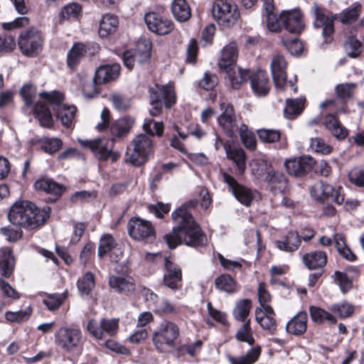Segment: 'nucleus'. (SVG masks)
Wrapping results in <instances>:
<instances>
[{
	"label": "nucleus",
	"instance_id": "obj_20",
	"mask_svg": "<svg viewBox=\"0 0 364 364\" xmlns=\"http://www.w3.org/2000/svg\"><path fill=\"white\" fill-rule=\"evenodd\" d=\"M144 21L149 29L159 35H166L173 29V23L164 18L154 12H150L144 16Z\"/></svg>",
	"mask_w": 364,
	"mask_h": 364
},
{
	"label": "nucleus",
	"instance_id": "obj_24",
	"mask_svg": "<svg viewBox=\"0 0 364 364\" xmlns=\"http://www.w3.org/2000/svg\"><path fill=\"white\" fill-rule=\"evenodd\" d=\"M250 84L254 92L259 96L266 95L269 90V77L265 71L259 70L250 76Z\"/></svg>",
	"mask_w": 364,
	"mask_h": 364
},
{
	"label": "nucleus",
	"instance_id": "obj_10",
	"mask_svg": "<svg viewBox=\"0 0 364 364\" xmlns=\"http://www.w3.org/2000/svg\"><path fill=\"white\" fill-rule=\"evenodd\" d=\"M55 343L63 350L70 353L82 343V333L79 328L62 327L55 334Z\"/></svg>",
	"mask_w": 364,
	"mask_h": 364
},
{
	"label": "nucleus",
	"instance_id": "obj_5",
	"mask_svg": "<svg viewBox=\"0 0 364 364\" xmlns=\"http://www.w3.org/2000/svg\"><path fill=\"white\" fill-rule=\"evenodd\" d=\"M42 98H45L53 107L56 116L60 119L65 127H70L73 123L77 108L75 106L63 105L64 95L58 91L50 92H43L40 93Z\"/></svg>",
	"mask_w": 364,
	"mask_h": 364
},
{
	"label": "nucleus",
	"instance_id": "obj_50",
	"mask_svg": "<svg viewBox=\"0 0 364 364\" xmlns=\"http://www.w3.org/2000/svg\"><path fill=\"white\" fill-rule=\"evenodd\" d=\"M116 242L110 235H105L101 237L98 247V256L102 258L105 255L115 247Z\"/></svg>",
	"mask_w": 364,
	"mask_h": 364
},
{
	"label": "nucleus",
	"instance_id": "obj_35",
	"mask_svg": "<svg viewBox=\"0 0 364 364\" xmlns=\"http://www.w3.org/2000/svg\"><path fill=\"white\" fill-rule=\"evenodd\" d=\"M86 53L85 46L82 43H75L69 50L67 55V65L73 70L80 63Z\"/></svg>",
	"mask_w": 364,
	"mask_h": 364
},
{
	"label": "nucleus",
	"instance_id": "obj_12",
	"mask_svg": "<svg viewBox=\"0 0 364 364\" xmlns=\"http://www.w3.org/2000/svg\"><path fill=\"white\" fill-rule=\"evenodd\" d=\"M341 191V186L333 187L330 184L318 182L313 186L311 193L320 202H333L341 205L344 202V196Z\"/></svg>",
	"mask_w": 364,
	"mask_h": 364
},
{
	"label": "nucleus",
	"instance_id": "obj_64",
	"mask_svg": "<svg viewBox=\"0 0 364 364\" xmlns=\"http://www.w3.org/2000/svg\"><path fill=\"white\" fill-rule=\"evenodd\" d=\"M81 11V6L78 4H70L64 6L60 12V16L63 19L75 18Z\"/></svg>",
	"mask_w": 364,
	"mask_h": 364
},
{
	"label": "nucleus",
	"instance_id": "obj_55",
	"mask_svg": "<svg viewBox=\"0 0 364 364\" xmlns=\"http://www.w3.org/2000/svg\"><path fill=\"white\" fill-rule=\"evenodd\" d=\"M228 157L232 160L237 165L240 173H243L245 170V155L242 149H232L228 152Z\"/></svg>",
	"mask_w": 364,
	"mask_h": 364
},
{
	"label": "nucleus",
	"instance_id": "obj_1",
	"mask_svg": "<svg viewBox=\"0 0 364 364\" xmlns=\"http://www.w3.org/2000/svg\"><path fill=\"white\" fill-rule=\"evenodd\" d=\"M196 204V200H191L172 213V218L177 226L173 228L171 232L164 235L169 248L173 249L181 244L198 247L205 243V235L188 210V208H193Z\"/></svg>",
	"mask_w": 364,
	"mask_h": 364
},
{
	"label": "nucleus",
	"instance_id": "obj_22",
	"mask_svg": "<svg viewBox=\"0 0 364 364\" xmlns=\"http://www.w3.org/2000/svg\"><path fill=\"white\" fill-rule=\"evenodd\" d=\"M284 28L289 33L298 34L302 32L305 25L299 10L283 11Z\"/></svg>",
	"mask_w": 364,
	"mask_h": 364
},
{
	"label": "nucleus",
	"instance_id": "obj_43",
	"mask_svg": "<svg viewBox=\"0 0 364 364\" xmlns=\"http://www.w3.org/2000/svg\"><path fill=\"white\" fill-rule=\"evenodd\" d=\"M216 287L227 293H233L237 291V285L235 280L228 274H223L215 279Z\"/></svg>",
	"mask_w": 364,
	"mask_h": 364
},
{
	"label": "nucleus",
	"instance_id": "obj_37",
	"mask_svg": "<svg viewBox=\"0 0 364 364\" xmlns=\"http://www.w3.org/2000/svg\"><path fill=\"white\" fill-rule=\"evenodd\" d=\"M35 188L37 190L54 195H60L64 191V188L62 185L48 178L37 181L35 183Z\"/></svg>",
	"mask_w": 364,
	"mask_h": 364
},
{
	"label": "nucleus",
	"instance_id": "obj_61",
	"mask_svg": "<svg viewBox=\"0 0 364 364\" xmlns=\"http://www.w3.org/2000/svg\"><path fill=\"white\" fill-rule=\"evenodd\" d=\"M355 87V85L353 83H343L338 85L336 87L337 96L342 100L350 98L353 95Z\"/></svg>",
	"mask_w": 364,
	"mask_h": 364
},
{
	"label": "nucleus",
	"instance_id": "obj_47",
	"mask_svg": "<svg viewBox=\"0 0 364 364\" xmlns=\"http://www.w3.org/2000/svg\"><path fill=\"white\" fill-rule=\"evenodd\" d=\"M309 311L311 318L315 322L322 323L324 321H328L331 323L336 322V318L331 314L321 308L311 306Z\"/></svg>",
	"mask_w": 364,
	"mask_h": 364
},
{
	"label": "nucleus",
	"instance_id": "obj_39",
	"mask_svg": "<svg viewBox=\"0 0 364 364\" xmlns=\"http://www.w3.org/2000/svg\"><path fill=\"white\" fill-rule=\"evenodd\" d=\"M251 308L250 299H244L238 301L232 311L233 317L239 321H247V318L250 314Z\"/></svg>",
	"mask_w": 364,
	"mask_h": 364
},
{
	"label": "nucleus",
	"instance_id": "obj_56",
	"mask_svg": "<svg viewBox=\"0 0 364 364\" xmlns=\"http://www.w3.org/2000/svg\"><path fill=\"white\" fill-rule=\"evenodd\" d=\"M111 100L114 108L119 111H125L131 107L130 99L122 94L114 93Z\"/></svg>",
	"mask_w": 364,
	"mask_h": 364
},
{
	"label": "nucleus",
	"instance_id": "obj_33",
	"mask_svg": "<svg viewBox=\"0 0 364 364\" xmlns=\"http://www.w3.org/2000/svg\"><path fill=\"white\" fill-rule=\"evenodd\" d=\"M228 70L222 71L227 74L230 85L234 89H238L242 83L246 81L249 77V72L247 70H242L235 66L230 68Z\"/></svg>",
	"mask_w": 364,
	"mask_h": 364
},
{
	"label": "nucleus",
	"instance_id": "obj_40",
	"mask_svg": "<svg viewBox=\"0 0 364 364\" xmlns=\"http://www.w3.org/2000/svg\"><path fill=\"white\" fill-rule=\"evenodd\" d=\"M304 103L305 99L304 98L287 100L286 107L284 109V114L289 119L300 114L304 109Z\"/></svg>",
	"mask_w": 364,
	"mask_h": 364
},
{
	"label": "nucleus",
	"instance_id": "obj_18",
	"mask_svg": "<svg viewBox=\"0 0 364 364\" xmlns=\"http://www.w3.org/2000/svg\"><path fill=\"white\" fill-rule=\"evenodd\" d=\"M316 164L315 160L310 156L287 159L284 166L287 173L294 176H301L311 171Z\"/></svg>",
	"mask_w": 364,
	"mask_h": 364
},
{
	"label": "nucleus",
	"instance_id": "obj_11",
	"mask_svg": "<svg viewBox=\"0 0 364 364\" xmlns=\"http://www.w3.org/2000/svg\"><path fill=\"white\" fill-rule=\"evenodd\" d=\"M18 43L22 53L24 55L31 57L41 50L43 38L38 29L31 28L21 33Z\"/></svg>",
	"mask_w": 364,
	"mask_h": 364
},
{
	"label": "nucleus",
	"instance_id": "obj_60",
	"mask_svg": "<svg viewBox=\"0 0 364 364\" xmlns=\"http://www.w3.org/2000/svg\"><path fill=\"white\" fill-rule=\"evenodd\" d=\"M257 134L259 139L265 143H273L280 139V133L274 129H259Z\"/></svg>",
	"mask_w": 364,
	"mask_h": 364
},
{
	"label": "nucleus",
	"instance_id": "obj_8",
	"mask_svg": "<svg viewBox=\"0 0 364 364\" xmlns=\"http://www.w3.org/2000/svg\"><path fill=\"white\" fill-rule=\"evenodd\" d=\"M150 103L152 108L150 109L151 116H158L164 105L171 107L176 102V94L171 85L158 86L149 89Z\"/></svg>",
	"mask_w": 364,
	"mask_h": 364
},
{
	"label": "nucleus",
	"instance_id": "obj_41",
	"mask_svg": "<svg viewBox=\"0 0 364 364\" xmlns=\"http://www.w3.org/2000/svg\"><path fill=\"white\" fill-rule=\"evenodd\" d=\"M361 4L356 3L351 8L343 11L338 16V19L343 24L351 23L357 20L361 12Z\"/></svg>",
	"mask_w": 364,
	"mask_h": 364
},
{
	"label": "nucleus",
	"instance_id": "obj_19",
	"mask_svg": "<svg viewBox=\"0 0 364 364\" xmlns=\"http://www.w3.org/2000/svg\"><path fill=\"white\" fill-rule=\"evenodd\" d=\"M222 113L218 118L220 126L230 136H232L239 130L233 107L228 103L220 104Z\"/></svg>",
	"mask_w": 364,
	"mask_h": 364
},
{
	"label": "nucleus",
	"instance_id": "obj_26",
	"mask_svg": "<svg viewBox=\"0 0 364 364\" xmlns=\"http://www.w3.org/2000/svg\"><path fill=\"white\" fill-rule=\"evenodd\" d=\"M14 257L9 247L0 248V271L4 277H9L14 269Z\"/></svg>",
	"mask_w": 364,
	"mask_h": 364
},
{
	"label": "nucleus",
	"instance_id": "obj_17",
	"mask_svg": "<svg viewBox=\"0 0 364 364\" xmlns=\"http://www.w3.org/2000/svg\"><path fill=\"white\" fill-rule=\"evenodd\" d=\"M271 73L275 86L283 89L287 84V62L284 55L279 53L272 55L270 63Z\"/></svg>",
	"mask_w": 364,
	"mask_h": 364
},
{
	"label": "nucleus",
	"instance_id": "obj_45",
	"mask_svg": "<svg viewBox=\"0 0 364 364\" xmlns=\"http://www.w3.org/2000/svg\"><path fill=\"white\" fill-rule=\"evenodd\" d=\"M259 355V348H252L245 355L237 358L230 356L229 360L231 364H253L257 360Z\"/></svg>",
	"mask_w": 364,
	"mask_h": 364
},
{
	"label": "nucleus",
	"instance_id": "obj_42",
	"mask_svg": "<svg viewBox=\"0 0 364 364\" xmlns=\"http://www.w3.org/2000/svg\"><path fill=\"white\" fill-rule=\"evenodd\" d=\"M284 16L283 11L279 16L274 13L266 15V25L267 29L272 33H279L284 27Z\"/></svg>",
	"mask_w": 364,
	"mask_h": 364
},
{
	"label": "nucleus",
	"instance_id": "obj_38",
	"mask_svg": "<svg viewBox=\"0 0 364 364\" xmlns=\"http://www.w3.org/2000/svg\"><path fill=\"white\" fill-rule=\"evenodd\" d=\"M255 319L260 326L269 334L273 335L277 331V322L273 316H267L262 314L261 309L255 310Z\"/></svg>",
	"mask_w": 364,
	"mask_h": 364
},
{
	"label": "nucleus",
	"instance_id": "obj_34",
	"mask_svg": "<svg viewBox=\"0 0 364 364\" xmlns=\"http://www.w3.org/2000/svg\"><path fill=\"white\" fill-rule=\"evenodd\" d=\"M301 243V239L298 233L290 232L284 237V240L276 242L278 249L282 251L292 252L296 251Z\"/></svg>",
	"mask_w": 364,
	"mask_h": 364
},
{
	"label": "nucleus",
	"instance_id": "obj_48",
	"mask_svg": "<svg viewBox=\"0 0 364 364\" xmlns=\"http://www.w3.org/2000/svg\"><path fill=\"white\" fill-rule=\"evenodd\" d=\"M235 337L238 341L247 343L250 345L254 343L255 339L252 336L250 321L249 319L238 329Z\"/></svg>",
	"mask_w": 364,
	"mask_h": 364
},
{
	"label": "nucleus",
	"instance_id": "obj_57",
	"mask_svg": "<svg viewBox=\"0 0 364 364\" xmlns=\"http://www.w3.org/2000/svg\"><path fill=\"white\" fill-rule=\"evenodd\" d=\"M156 311L159 314H177L178 309L169 300L162 299L156 303Z\"/></svg>",
	"mask_w": 364,
	"mask_h": 364
},
{
	"label": "nucleus",
	"instance_id": "obj_53",
	"mask_svg": "<svg viewBox=\"0 0 364 364\" xmlns=\"http://www.w3.org/2000/svg\"><path fill=\"white\" fill-rule=\"evenodd\" d=\"M67 296L68 291H65L59 295L52 294L44 299L43 303L49 310L55 311L62 305Z\"/></svg>",
	"mask_w": 364,
	"mask_h": 364
},
{
	"label": "nucleus",
	"instance_id": "obj_32",
	"mask_svg": "<svg viewBox=\"0 0 364 364\" xmlns=\"http://www.w3.org/2000/svg\"><path fill=\"white\" fill-rule=\"evenodd\" d=\"M171 12L179 22L187 21L191 16V8L186 0H174L171 4Z\"/></svg>",
	"mask_w": 364,
	"mask_h": 364
},
{
	"label": "nucleus",
	"instance_id": "obj_54",
	"mask_svg": "<svg viewBox=\"0 0 364 364\" xmlns=\"http://www.w3.org/2000/svg\"><path fill=\"white\" fill-rule=\"evenodd\" d=\"M164 266L166 269V272L164 277L173 278L175 280H181L182 279V272L180 267L176 264L173 263L170 258L165 257L164 259Z\"/></svg>",
	"mask_w": 364,
	"mask_h": 364
},
{
	"label": "nucleus",
	"instance_id": "obj_52",
	"mask_svg": "<svg viewBox=\"0 0 364 364\" xmlns=\"http://www.w3.org/2000/svg\"><path fill=\"white\" fill-rule=\"evenodd\" d=\"M344 50L348 56L351 58H356L361 53L362 43L356 38H350L344 44Z\"/></svg>",
	"mask_w": 364,
	"mask_h": 364
},
{
	"label": "nucleus",
	"instance_id": "obj_36",
	"mask_svg": "<svg viewBox=\"0 0 364 364\" xmlns=\"http://www.w3.org/2000/svg\"><path fill=\"white\" fill-rule=\"evenodd\" d=\"M34 114L41 125L50 128L53 124V118L50 109L42 102H37L34 107Z\"/></svg>",
	"mask_w": 364,
	"mask_h": 364
},
{
	"label": "nucleus",
	"instance_id": "obj_23",
	"mask_svg": "<svg viewBox=\"0 0 364 364\" xmlns=\"http://www.w3.org/2000/svg\"><path fill=\"white\" fill-rule=\"evenodd\" d=\"M238 56L237 46L235 43H230L225 46L222 51L220 58L218 61V65L220 70H228V68L235 66Z\"/></svg>",
	"mask_w": 364,
	"mask_h": 364
},
{
	"label": "nucleus",
	"instance_id": "obj_58",
	"mask_svg": "<svg viewBox=\"0 0 364 364\" xmlns=\"http://www.w3.org/2000/svg\"><path fill=\"white\" fill-rule=\"evenodd\" d=\"M310 147L315 151L322 154H330L333 149L332 146L326 144L323 139L319 137L311 139Z\"/></svg>",
	"mask_w": 364,
	"mask_h": 364
},
{
	"label": "nucleus",
	"instance_id": "obj_13",
	"mask_svg": "<svg viewBox=\"0 0 364 364\" xmlns=\"http://www.w3.org/2000/svg\"><path fill=\"white\" fill-rule=\"evenodd\" d=\"M78 141L83 146L89 148L95 157L100 161H106L111 157L112 161H115L119 156L118 153L112 151L114 139L111 141L104 139L90 141L79 139Z\"/></svg>",
	"mask_w": 364,
	"mask_h": 364
},
{
	"label": "nucleus",
	"instance_id": "obj_4",
	"mask_svg": "<svg viewBox=\"0 0 364 364\" xmlns=\"http://www.w3.org/2000/svg\"><path fill=\"white\" fill-rule=\"evenodd\" d=\"M179 328L171 321H166L154 333L152 341L156 349L161 353H168L177 347Z\"/></svg>",
	"mask_w": 364,
	"mask_h": 364
},
{
	"label": "nucleus",
	"instance_id": "obj_29",
	"mask_svg": "<svg viewBox=\"0 0 364 364\" xmlns=\"http://www.w3.org/2000/svg\"><path fill=\"white\" fill-rule=\"evenodd\" d=\"M109 284L115 291L122 294H128L134 290V284L131 278L122 276H111Z\"/></svg>",
	"mask_w": 364,
	"mask_h": 364
},
{
	"label": "nucleus",
	"instance_id": "obj_15",
	"mask_svg": "<svg viewBox=\"0 0 364 364\" xmlns=\"http://www.w3.org/2000/svg\"><path fill=\"white\" fill-rule=\"evenodd\" d=\"M314 16V26L315 28L322 29V35L326 38L325 43L331 41V35L333 33V19L328 16L326 9L314 4L311 9Z\"/></svg>",
	"mask_w": 364,
	"mask_h": 364
},
{
	"label": "nucleus",
	"instance_id": "obj_62",
	"mask_svg": "<svg viewBox=\"0 0 364 364\" xmlns=\"http://www.w3.org/2000/svg\"><path fill=\"white\" fill-rule=\"evenodd\" d=\"M282 43L291 55H299L303 50V45L296 38L288 40L282 38Z\"/></svg>",
	"mask_w": 364,
	"mask_h": 364
},
{
	"label": "nucleus",
	"instance_id": "obj_49",
	"mask_svg": "<svg viewBox=\"0 0 364 364\" xmlns=\"http://www.w3.org/2000/svg\"><path fill=\"white\" fill-rule=\"evenodd\" d=\"M95 287L94 275L88 272L77 281V289L82 294H89Z\"/></svg>",
	"mask_w": 364,
	"mask_h": 364
},
{
	"label": "nucleus",
	"instance_id": "obj_63",
	"mask_svg": "<svg viewBox=\"0 0 364 364\" xmlns=\"http://www.w3.org/2000/svg\"><path fill=\"white\" fill-rule=\"evenodd\" d=\"M20 94L23 98L26 105L30 107L33 105V99L36 95V90L32 85H26L22 87Z\"/></svg>",
	"mask_w": 364,
	"mask_h": 364
},
{
	"label": "nucleus",
	"instance_id": "obj_30",
	"mask_svg": "<svg viewBox=\"0 0 364 364\" xmlns=\"http://www.w3.org/2000/svg\"><path fill=\"white\" fill-rule=\"evenodd\" d=\"M134 123V119L130 117L119 119L112 124L110 127L111 133L114 136L124 137L129 133Z\"/></svg>",
	"mask_w": 364,
	"mask_h": 364
},
{
	"label": "nucleus",
	"instance_id": "obj_44",
	"mask_svg": "<svg viewBox=\"0 0 364 364\" xmlns=\"http://www.w3.org/2000/svg\"><path fill=\"white\" fill-rule=\"evenodd\" d=\"M152 43L148 38H141L137 42L136 50H134V52H136L139 55V63H142L149 58Z\"/></svg>",
	"mask_w": 364,
	"mask_h": 364
},
{
	"label": "nucleus",
	"instance_id": "obj_6",
	"mask_svg": "<svg viewBox=\"0 0 364 364\" xmlns=\"http://www.w3.org/2000/svg\"><path fill=\"white\" fill-rule=\"evenodd\" d=\"M252 170L259 176L266 174L265 181L268 183L272 191L282 193L288 187V181L286 176L280 172L273 170L266 161H257L252 164Z\"/></svg>",
	"mask_w": 364,
	"mask_h": 364
},
{
	"label": "nucleus",
	"instance_id": "obj_3",
	"mask_svg": "<svg viewBox=\"0 0 364 364\" xmlns=\"http://www.w3.org/2000/svg\"><path fill=\"white\" fill-rule=\"evenodd\" d=\"M152 138L146 134H137L127 146L124 161L134 166L143 165L152 152Z\"/></svg>",
	"mask_w": 364,
	"mask_h": 364
},
{
	"label": "nucleus",
	"instance_id": "obj_27",
	"mask_svg": "<svg viewBox=\"0 0 364 364\" xmlns=\"http://www.w3.org/2000/svg\"><path fill=\"white\" fill-rule=\"evenodd\" d=\"M302 260L308 269H316L326 265L327 256L324 252L317 250L305 254Z\"/></svg>",
	"mask_w": 364,
	"mask_h": 364
},
{
	"label": "nucleus",
	"instance_id": "obj_46",
	"mask_svg": "<svg viewBox=\"0 0 364 364\" xmlns=\"http://www.w3.org/2000/svg\"><path fill=\"white\" fill-rule=\"evenodd\" d=\"M146 134L152 137L154 135L161 136L164 132V124L161 122H156L152 119H146L142 126Z\"/></svg>",
	"mask_w": 364,
	"mask_h": 364
},
{
	"label": "nucleus",
	"instance_id": "obj_59",
	"mask_svg": "<svg viewBox=\"0 0 364 364\" xmlns=\"http://www.w3.org/2000/svg\"><path fill=\"white\" fill-rule=\"evenodd\" d=\"M32 310L31 308H27L23 311H7L5 314L6 319L11 322H21L27 320L31 314Z\"/></svg>",
	"mask_w": 364,
	"mask_h": 364
},
{
	"label": "nucleus",
	"instance_id": "obj_51",
	"mask_svg": "<svg viewBox=\"0 0 364 364\" xmlns=\"http://www.w3.org/2000/svg\"><path fill=\"white\" fill-rule=\"evenodd\" d=\"M238 131L242 144L247 148L254 150L256 148V140L254 134L248 130L245 124L241 125Z\"/></svg>",
	"mask_w": 364,
	"mask_h": 364
},
{
	"label": "nucleus",
	"instance_id": "obj_28",
	"mask_svg": "<svg viewBox=\"0 0 364 364\" xmlns=\"http://www.w3.org/2000/svg\"><path fill=\"white\" fill-rule=\"evenodd\" d=\"M307 316L304 312H300L293 317L287 324L286 328L288 333L299 336L306 331Z\"/></svg>",
	"mask_w": 364,
	"mask_h": 364
},
{
	"label": "nucleus",
	"instance_id": "obj_2",
	"mask_svg": "<svg viewBox=\"0 0 364 364\" xmlns=\"http://www.w3.org/2000/svg\"><path fill=\"white\" fill-rule=\"evenodd\" d=\"M49 207L38 209L28 200H18L10 208L8 219L20 228L35 229L43 225L50 216Z\"/></svg>",
	"mask_w": 364,
	"mask_h": 364
},
{
	"label": "nucleus",
	"instance_id": "obj_21",
	"mask_svg": "<svg viewBox=\"0 0 364 364\" xmlns=\"http://www.w3.org/2000/svg\"><path fill=\"white\" fill-rule=\"evenodd\" d=\"M223 179L229 186L232 194L241 203L246 206L250 205L253 196L249 188L238 184L233 177L226 173H223Z\"/></svg>",
	"mask_w": 364,
	"mask_h": 364
},
{
	"label": "nucleus",
	"instance_id": "obj_14",
	"mask_svg": "<svg viewBox=\"0 0 364 364\" xmlns=\"http://www.w3.org/2000/svg\"><path fill=\"white\" fill-rule=\"evenodd\" d=\"M119 319L102 318L99 321L90 319L87 330L92 336L97 340L103 339L106 336H113L118 331Z\"/></svg>",
	"mask_w": 364,
	"mask_h": 364
},
{
	"label": "nucleus",
	"instance_id": "obj_9",
	"mask_svg": "<svg viewBox=\"0 0 364 364\" xmlns=\"http://www.w3.org/2000/svg\"><path fill=\"white\" fill-rule=\"evenodd\" d=\"M211 12L218 24L225 27L233 26L240 18L237 6L228 0L214 3Z\"/></svg>",
	"mask_w": 364,
	"mask_h": 364
},
{
	"label": "nucleus",
	"instance_id": "obj_7",
	"mask_svg": "<svg viewBox=\"0 0 364 364\" xmlns=\"http://www.w3.org/2000/svg\"><path fill=\"white\" fill-rule=\"evenodd\" d=\"M120 66L119 64L112 65H102L99 67L92 81L85 82L82 85V92L86 98H92L97 95V91L95 85L104 84L115 80L119 74Z\"/></svg>",
	"mask_w": 364,
	"mask_h": 364
},
{
	"label": "nucleus",
	"instance_id": "obj_25",
	"mask_svg": "<svg viewBox=\"0 0 364 364\" xmlns=\"http://www.w3.org/2000/svg\"><path fill=\"white\" fill-rule=\"evenodd\" d=\"M323 124L326 128L337 139H343L348 134V131L344 127L337 118L333 114H328L325 117Z\"/></svg>",
	"mask_w": 364,
	"mask_h": 364
},
{
	"label": "nucleus",
	"instance_id": "obj_16",
	"mask_svg": "<svg viewBox=\"0 0 364 364\" xmlns=\"http://www.w3.org/2000/svg\"><path fill=\"white\" fill-rule=\"evenodd\" d=\"M129 235L136 240H149L154 237L152 225L140 218H132L127 226Z\"/></svg>",
	"mask_w": 364,
	"mask_h": 364
},
{
	"label": "nucleus",
	"instance_id": "obj_31",
	"mask_svg": "<svg viewBox=\"0 0 364 364\" xmlns=\"http://www.w3.org/2000/svg\"><path fill=\"white\" fill-rule=\"evenodd\" d=\"M118 24L119 22L116 16L110 14H105L100 23L99 36L101 38H107L115 31Z\"/></svg>",
	"mask_w": 364,
	"mask_h": 364
}]
</instances>
